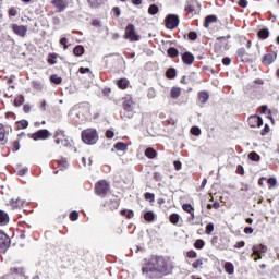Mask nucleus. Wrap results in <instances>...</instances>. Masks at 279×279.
Instances as JSON below:
<instances>
[{"label": "nucleus", "instance_id": "f257e3e1", "mask_svg": "<svg viewBox=\"0 0 279 279\" xmlns=\"http://www.w3.org/2000/svg\"><path fill=\"white\" fill-rule=\"evenodd\" d=\"M142 271L149 278H160V274H167V262L162 257L153 256Z\"/></svg>", "mask_w": 279, "mask_h": 279}, {"label": "nucleus", "instance_id": "f03ea898", "mask_svg": "<svg viewBox=\"0 0 279 279\" xmlns=\"http://www.w3.org/2000/svg\"><path fill=\"white\" fill-rule=\"evenodd\" d=\"M82 140L86 145H95L99 141V135L96 130L87 129L82 132Z\"/></svg>", "mask_w": 279, "mask_h": 279}, {"label": "nucleus", "instance_id": "7ed1b4c3", "mask_svg": "<svg viewBox=\"0 0 279 279\" xmlns=\"http://www.w3.org/2000/svg\"><path fill=\"white\" fill-rule=\"evenodd\" d=\"M124 38H126L131 43H136V41L141 40V35H136V31L134 29V25L129 24L125 28Z\"/></svg>", "mask_w": 279, "mask_h": 279}, {"label": "nucleus", "instance_id": "20e7f679", "mask_svg": "<svg viewBox=\"0 0 279 279\" xmlns=\"http://www.w3.org/2000/svg\"><path fill=\"white\" fill-rule=\"evenodd\" d=\"M51 136V133L47 129L39 130L35 133H28V138H33V141H47Z\"/></svg>", "mask_w": 279, "mask_h": 279}, {"label": "nucleus", "instance_id": "39448f33", "mask_svg": "<svg viewBox=\"0 0 279 279\" xmlns=\"http://www.w3.org/2000/svg\"><path fill=\"white\" fill-rule=\"evenodd\" d=\"M252 257L254 260H260L263 256L260 254H267V246L264 244H255L252 247Z\"/></svg>", "mask_w": 279, "mask_h": 279}, {"label": "nucleus", "instance_id": "423d86ee", "mask_svg": "<svg viewBox=\"0 0 279 279\" xmlns=\"http://www.w3.org/2000/svg\"><path fill=\"white\" fill-rule=\"evenodd\" d=\"M95 191L97 195L105 197L108 191H110V183L106 180H101L96 184Z\"/></svg>", "mask_w": 279, "mask_h": 279}, {"label": "nucleus", "instance_id": "0eeeda50", "mask_svg": "<svg viewBox=\"0 0 279 279\" xmlns=\"http://www.w3.org/2000/svg\"><path fill=\"white\" fill-rule=\"evenodd\" d=\"M7 279H27V277H25V270L23 268H11L10 274L7 275Z\"/></svg>", "mask_w": 279, "mask_h": 279}, {"label": "nucleus", "instance_id": "6e6552de", "mask_svg": "<svg viewBox=\"0 0 279 279\" xmlns=\"http://www.w3.org/2000/svg\"><path fill=\"white\" fill-rule=\"evenodd\" d=\"M166 27L168 29H175L180 25V17L178 15L170 14L165 20Z\"/></svg>", "mask_w": 279, "mask_h": 279}, {"label": "nucleus", "instance_id": "1a4fd4ad", "mask_svg": "<svg viewBox=\"0 0 279 279\" xmlns=\"http://www.w3.org/2000/svg\"><path fill=\"white\" fill-rule=\"evenodd\" d=\"M54 142L57 145H62L63 147H66L68 141L65 140L64 131H57L54 133Z\"/></svg>", "mask_w": 279, "mask_h": 279}, {"label": "nucleus", "instance_id": "9d476101", "mask_svg": "<svg viewBox=\"0 0 279 279\" xmlns=\"http://www.w3.org/2000/svg\"><path fill=\"white\" fill-rule=\"evenodd\" d=\"M10 247V236L5 232L0 231V250H8Z\"/></svg>", "mask_w": 279, "mask_h": 279}, {"label": "nucleus", "instance_id": "9b49d317", "mask_svg": "<svg viewBox=\"0 0 279 279\" xmlns=\"http://www.w3.org/2000/svg\"><path fill=\"white\" fill-rule=\"evenodd\" d=\"M277 58H278V53L272 51V52L265 54L262 62H263V64L268 66L269 64H274V62H276Z\"/></svg>", "mask_w": 279, "mask_h": 279}, {"label": "nucleus", "instance_id": "f8f14e48", "mask_svg": "<svg viewBox=\"0 0 279 279\" xmlns=\"http://www.w3.org/2000/svg\"><path fill=\"white\" fill-rule=\"evenodd\" d=\"M247 121L250 128H260L263 125V118L258 116H251Z\"/></svg>", "mask_w": 279, "mask_h": 279}, {"label": "nucleus", "instance_id": "ddd939ff", "mask_svg": "<svg viewBox=\"0 0 279 279\" xmlns=\"http://www.w3.org/2000/svg\"><path fill=\"white\" fill-rule=\"evenodd\" d=\"M51 3L57 8V12H64L69 5V1L66 0H52Z\"/></svg>", "mask_w": 279, "mask_h": 279}, {"label": "nucleus", "instance_id": "4468645a", "mask_svg": "<svg viewBox=\"0 0 279 279\" xmlns=\"http://www.w3.org/2000/svg\"><path fill=\"white\" fill-rule=\"evenodd\" d=\"M12 29L14 34L21 36L22 38H24V36L27 34V27L23 25L13 24Z\"/></svg>", "mask_w": 279, "mask_h": 279}, {"label": "nucleus", "instance_id": "2eb2a0df", "mask_svg": "<svg viewBox=\"0 0 279 279\" xmlns=\"http://www.w3.org/2000/svg\"><path fill=\"white\" fill-rule=\"evenodd\" d=\"M134 106H135V102L132 99V96H129L128 98H125L123 102V108L124 110H126V112H132V110H134Z\"/></svg>", "mask_w": 279, "mask_h": 279}, {"label": "nucleus", "instance_id": "dca6fc26", "mask_svg": "<svg viewBox=\"0 0 279 279\" xmlns=\"http://www.w3.org/2000/svg\"><path fill=\"white\" fill-rule=\"evenodd\" d=\"M182 61L184 64L191 65L195 62V56H193L191 52H184L182 54Z\"/></svg>", "mask_w": 279, "mask_h": 279}, {"label": "nucleus", "instance_id": "f3484780", "mask_svg": "<svg viewBox=\"0 0 279 279\" xmlns=\"http://www.w3.org/2000/svg\"><path fill=\"white\" fill-rule=\"evenodd\" d=\"M182 209L185 213H189V215H191L190 221H194L195 220V208H193L191 204H183L182 205Z\"/></svg>", "mask_w": 279, "mask_h": 279}, {"label": "nucleus", "instance_id": "a211bd4d", "mask_svg": "<svg viewBox=\"0 0 279 279\" xmlns=\"http://www.w3.org/2000/svg\"><path fill=\"white\" fill-rule=\"evenodd\" d=\"M9 204L12 208H23V204H25V201L17 197V198H12Z\"/></svg>", "mask_w": 279, "mask_h": 279}, {"label": "nucleus", "instance_id": "6ab92c4d", "mask_svg": "<svg viewBox=\"0 0 279 279\" xmlns=\"http://www.w3.org/2000/svg\"><path fill=\"white\" fill-rule=\"evenodd\" d=\"M10 223V216L8 213L0 210V226H8Z\"/></svg>", "mask_w": 279, "mask_h": 279}, {"label": "nucleus", "instance_id": "aec40b11", "mask_svg": "<svg viewBox=\"0 0 279 279\" xmlns=\"http://www.w3.org/2000/svg\"><path fill=\"white\" fill-rule=\"evenodd\" d=\"M195 4H197V0H187L185 4V12H195Z\"/></svg>", "mask_w": 279, "mask_h": 279}, {"label": "nucleus", "instance_id": "412c9836", "mask_svg": "<svg viewBox=\"0 0 279 279\" xmlns=\"http://www.w3.org/2000/svg\"><path fill=\"white\" fill-rule=\"evenodd\" d=\"M130 84V81L128 78H120L117 81V86L121 88V90H125Z\"/></svg>", "mask_w": 279, "mask_h": 279}, {"label": "nucleus", "instance_id": "4be33fe9", "mask_svg": "<svg viewBox=\"0 0 279 279\" xmlns=\"http://www.w3.org/2000/svg\"><path fill=\"white\" fill-rule=\"evenodd\" d=\"M208 99H210V96L208 95L207 92L198 93V101H201V104H206V101H208Z\"/></svg>", "mask_w": 279, "mask_h": 279}, {"label": "nucleus", "instance_id": "5701e85b", "mask_svg": "<svg viewBox=\"0 0 279 279\" xmlns=\"http://www.w3.org/2000/svg\"><path fill=\"white\" fill-rule=\"evenodd\" d=\"M145 156L146 158H149L151 160L156 158V156H158V153H156V149L150 147L145 150Z\"/></svg>", "mask_w": 279, "mask_h": 279}, {"label": "nucleus", "instance_id": "b1692460", "mask_svg": "<svg viewBox=\"0 0 279 279\" xmlns=\"http://www.w3.org/2000/svg\"><path fill=\"white\" fill-rule=\"evenodd\" d=\"M181 94H182V89H180V87H173L170 92V97L172 99H178V97H180Z\"/></svg>", "mask_w": 279, "mask_h": 279}, {"label": "nucleus", "instance_id": "393cba45", "mask_svg": "<svg viewBox=\"0 0 279 279\" xmlns=\"http://www.w3.org/2000/svg\"><path fill=\"white\" fill-rule=\"evenodd\" d=\"M210 23H217V17L215 15H208L205 19L204 27H210Z\"/></svg>", "mask_w": 279, "mask_h": 279}, {"label": "nucleus", "instance_id": "a878e982", "mask_svg": "<svg viewBox=\"0 0 279 279\" xmlns=\"http://www.w3.org/2000/svg\"><path fill=\"white\" fill-rule=\"evenodd\" d=\"M114 149H117V151H128V144L118 142L114 144Z\"/></svg>", "mask_w": 279, "mask_h": 279}, {"label": "nucleus", "instance_id": "bb28decb", "mask_svg": "<svg viewBox=\"0 0 279 279\" xmlns=\"http://www.w3.org/2000/svg\"><path fill=\"white\" fill-rule=\"evenodd\" d=\"M225 269L229 275L234 274V265L230 262L225 263Z\"/></svg>", "mask_w": 279, "mask_h": 279}, {"label": "nucleus", "instance_id": "cd10ccee", "mask_svg": "<svg viewBox=\"0 0 279 279\" xmlns=\"http://www.w3.org/2000/svg\"><path fill=\"white\" fill-rule=\"evenodd\" d=\"M257 34H258V37L262 38V40L269 38V29L267 28L260 29Z\"/></svg>", "mask_w": 279, "mask_h": 279}, {"label": "nucleus", "instance_id": "c85d7f7f", "mask_svg": "<svg viewBox=\"0 0 279 279\" xmlns=\"http://www.w3.org/2000/svg\"><path fill=\"white\" fill-rule=\"evenodd\" d=\"M175 75H178V72L173 68L168 69L166 72V76L168 77V80H173Z\"/></svg>", "mask_w": 279, "mask_h": 279}, {"label": "nucleus", "instance_id": "c756f323", "mask_svg": "<svg viewBox=\"0 0 279 279\" xmlns=\"http://www.w3.org/2000/svg\"><path fill=\"white\" fill-rule=\"evenodd\" d=\"M167 53H168V56H169L170 58H178V56L180 54V52L178 51V49H175V48H173V47L169 48L168 51H167Z\"/></svg>", "mask_w": 279, "mask_h": 279}, {"label": "nucleus", "instance_id": "7c9ffc66", "mask_svg": "<svg viewBox=\"0 0 279 279\" xmlns=\"http://www.w3.org/2000/svg\"><path fill=\"white\" fill-rule=\"evenodd\" d=\"M104 3V0H88V4L90 8H99Z\"/></svg>", "mask_w": 279, "mask_h": 279}, {"label": "nucleus", "instance_id": "2f4dec72", "mask_svg": "<svg viewBox=\"0 0 279 279\" xmlns=\"http://www.w3.org/2000/svg\"><path fill=\"white\" fill-rule=\"evenodd\" d=\"M248 158L250 160H253V162H258V160H260V155L252 151L251 154H248Z\"/></svg>", "mask_w": 279, "mask_h": 279}, {"label": "nucleus", "instance_id": "473e14b6", "mask_svg": "<svg viewBox=\"0 0 279 279\" xmlns=\"http://www.w3.org/2000/svg\"><path fill=\"white\" fill-rule=\"evenodd\" d=\"M144 219L146 221H154V219H156V215H154V211H147L144 215Z\"/></svg>", "mask_w": 279, "mask_h": 279}, {"label": "nucleus", "instance_id": "72a5a7b5", "mask_svg": "<svg viewBox=\"0 0 279 279\" xmlns=\"http://www.w3.org/2000/svg\"><path fill=\"white\" fill-rule=\"evenodd\" d=\"M73 52H74V56H77V57L84 56V48L78 45L74 48Z\"/></svg>", "mask_w": 279, "mask_h": 279}, {"label": "nucleus", "instance_id": "f704fd0d", "mask_svg": "<svg viewBox=\"0 0 279 279\" xmlns=\"http://www.w3.org/2000/svg\"><path fill=\"white\" fill-rule=\"evenodd\" d=\"M50 82H52V84H62V77L53 74L50 76Z\"/></svg>", "mask_w": 279, "mask_h": 279}, {"label": "nucleus", "instance_id": "c9c22d12", "mask_svg": "<svg viewBox=\"0 0 279 279\" xmlns=\"http://www.w3.org/2000/svg\"><path fill=\"white\" fill-rule=\"evenodd\" d=\"M204 245H206L204 240H196L195 243H194V247L196 250H204Z\"/></svg>", "mask_w": 279, "mask_h": 279}, {"label": "nucleus", "instance_id": "e433bc0d", "mask_svg": "<svg viewBox=\"0 0 279 279\" xmlns=\"http://www.w3.org/2000/svg\"><path fill=\"white\" fill-rule=\"evenodd\" d=\"M148 14H151L153 16H154L155 14H158V5L151 4V5L148 8Z\"/></svg>", "mask_w": 279, "mask_h": 279}, {"label": "nucleus", "instance_id": "4c0bfd02", "mask_svg": "<svg viewBox=\"0 0 279 279\" xmlns=\"http://www.w3.org/2000/svg\"><path fill=\"white\" fill-rule=\"evenodd\" d=\"M23 104H25V97L19 96L17 98H15L14 106L19 107V106H23Z\"/></svg>", "mask_w": 279, "mask_h": 279}, {"label": "nucleus", "instance_id": "58836bf2", "mask_svg": "<svg viewBox=\"0 0 279 279\" xmlns=\"http://www.w3.org/2000/svg\"><path fill=\"white\" fill-rule=\"evenodd\" d=\"M121 215H124L128 219H132V217H134V211L124 209L121 211Z\"/></svg>", "mask_w": 279, "mask_h": 279}, {"label": "nucleus", "instance_id": "ea45409f", "mask_svg": "<svg viewBox=\"0 0 279 279\" xmlns=\"http://www.w3.org/2000/svg\"><path fill=\"white\" fill-rule=\"evenodd\" d=\"M29 125V122H27V120H22L17 123V126L21 129V130H25L27 129Z\"/></svg>", "mask_w": 279, "mask_h": 279}, {"label": "nucleus", "instance_id": "a19ab883", "mask_svg": "<svg viewBox=\"0 0 279 279\" xmlns=\"http://www.w3.org/2000/svg\"><path fill=\"white\" fill-rule=\"evenodd\" d=\"M170 221H171V223H173V225L178 223V221H180V215H178V214H172V215L170 216Z\"/></svg>", "mask_w": 279, "mask_h": 279}, {"label": "nucleus", "instance_id": "79ce46f5", "mask_svg": "<svg viewBox=\"0 0 279 279\" xmlns=\"http://www.w3.org/2000/svg\"><path fill=\"white\" fill-rule=\"evenodd\" d=\"M191 134H193L194 136H199V134H202V130L197 126H193L191 129Z\"/></svg>", "mask_w": 279, "mask_h": 279}, {"label": "nucleus", "instance_id": "37998d69", "mask_svg": "<svg viewBox=\"0 0 279 279\" xmlns=\"http://www.w3.org/2000/svg\"><path fill=\"white\" fill-rule=\"evenodd\" d=\"M215 230V225L213 222H209L207 226H206V234H210L213 233Z\"/></svg>", "mask_w": 279, "mask_h": 279}, {"label": "nucleus", "instance_id": "c03bdc74", "mask_svg": "<svg viewBox=\"0 0 279 279\" xmlns=\"http://www.w3.org/2000/svg\"><path fill=\"white\" fill-rule=\"evenodd\" d=\"M66 43H69V39H66V37H62L60 39V45L63 46L64 51H66L69 49V45H66Z\"/></svg>", "mask_w": 279, "mask_h": 279}, {"label": "nucleus", "instance_id": "a18cd8bd", "mask_svg": "<svg viewBox=\"0 0 279 279\" xmlns=\"http://www.w3.org/2000/svg\"><path fill=\"white\" fill-rule=\"evenodd\" d=\"M0 141H5V128L0 124Z\"/></svg>", "mask_w": 279, "mask_h": 279}, {"label": "nucleus", "instance_id": "49530a36", "mask_svg": "<svg viewBox=\"0 0 279 279\" xmlns=\"http://www.w3.org/2000/svg\"><path fill=\"white\" fill-rule=\"evenodd\" d=\"M202 265H204V262H202V259H196L193 264L192 267L194 269H199V267H202Z\"/></svg>", "mask_w": 279, "mask_h": 279}, {"label": "nucleus", "instance_id": "de8ad7c7", "mask_svg": "<svg viewBox=\"0 0 279 279\" xmlns=\"http://www.w3.org/2000/svg\"><path fill=\"white\" fill-rule=\"evenodd\" d=\"M58 165L61 166L63 169H66L69 167V162L64 158L60 159L58 161Z\"/></svg>", "mask_w": 279, "mask_h": 279}, {"label": "nucleus", "instance_id": "09e8293b", "mask_svg": "<svg viewBox=\"0 0 279 279\" xmlns=\"http://www.w3.org/2000/svg\"><path fill=\"white\" fill-rule=\"evenodd\" d=\"M267 182L270 184L269 189H274V186L278 184V180H276V178H269Z\"/></svg>", "mask_w": 279, "mask_h": 279}, {"label": "nucleus", "instance_id": "8fccbe9b", "mask_svg": "<svg viewBox=\"0 0 279 279\" xmlns=\"http://www.w3.org/2000/svg\"><path fill=\"white\" fill-rule=\"evenodd\" d=\"M70 219L71 221H77V219H80V214H77V211H72L70 214Z\"/></svg>", "mask_w": 279, "mask_h": 279}, {"label": "nucleus", "instance_id": "3c124183", "mask_svg": "<svg viewBox=\"0 0 279 279\" xmlns=\"http://www.w3.org/2000/svg\"><path fill=\"white\" fill-rule=\"evenodd\" d=\"M236 56H238V58H243V57H245V56H246L245 48H240V49H238Z\"/></svg>", "mask_w": 279, "mask_h": 279}, {"label": "nucleus", "instance_id": "603ef678", "mask_svg": "<svg viewBox=\"0 0 279 279\" xmlns=\"http://www.w3.org/2000/svg\"><path fill=\"white\" fill-rule=\"evenodd\" d=\"M187 258H197V252L195 251H189L186 253Z\"/></svg>", "mask_w": 279, "mask_h": 279}, {"label": "nucleus", "instance_id": "864d4df0", "mask_svg": "<svg viewBox=\"0 0 279 279\" xmlns=\"http://www.w3.org/2000/svg\"><path fill=\"white\" fill-rule=\"evenodd\" d=\"M190 40H197V33L196 32H190L187 35Z\"/></svg>", "mask_w": 279, "mask_h": 279}, {"label": "nucleus", "instance_id": "5fc2aeb1", "mask_svg": "<svg viewBox=\"0 0 279 279\" xmlns=\"http://www.w3.org/2000/svg\"><path fill=\"white\" fill-rule=\"evenodd\" d=\"M155 195L154 193H146L145 194V199H147L148 202H154Z\"/></svg>", "mask_w": 279, "mask_h": 279}, {"label": "nucleus", "instance_id": "6e6d98bb", "mask_svg": "<svg viewBox=\"0 0 279 279\" xmlns=\"http://www.w3.org/2000/svg\"><path fill=\"white\" fill-rule=\"evenodd\" d=\"M16 14H19L16 8L9 9V16H16Z\"/></svg>", "mask_w": 279, "mask_h": 279}, {"label": "nucleus", "instance_id": "4d7b16f0", "mask_svg": "<svg viewBox=\"0 0 279 279\" xmlns=\"http://www.w3.org/2000/svg\"><path fill=\"white\" fill-rule=\"evenodd\" d=\"M27 171H29V169L27 167H24V168L17 170V175H25V173H27Z\"/></svg>", "mask_w": 279, "mask_h": 279}, {"label": "nucleus", "instance_id": "13d9d810", "mask_svg": "<svg viewBox=\"0 0 279 279\" xmlns=\"http://www.w3.org/2000/svg\"><path fill=\"white\" fill-rule=\"evenodd\" d=\"M207 208H208V210H210V209H213V208H215V209L217 210V209H219V203L216 202V203H214V204H208V205H207Z\"/></svg>", "mask_w": 279, "mask_h": 279}, {"label": "nucleus", "instance_id": "bf43d9fd", "mask_svg": "<svg viewBox=\"0 0 279 279\" xmlns=\"http://www.w3.org/2000/svg\"><path fill=\"white\" fill-rule=\"evenodd\" d=\"M231 62H232L231 58L226 57L222 59V63L225 64V66H230Z\"/></svg>", "mask_w": 279, "mask_h": 279}, {"label": "nucleus", "instance_id": "052dcab7", "mask_svg": "<svg viewBox=\"0 0 279 279\" xmlns=\"http://www.w3.org/2000/svg\"><path fill=\"white\" fill-rule=\"evenodd\" d=\"M48 62H49V64H56L57 63L56 54H50L49 59H48Z\"/></svg>", "mask_w": 279, "mask_h": 279}, {"label": "nucleus", "instance_id": "680f3d73", "mask_svg": "<svg viewBox=\"0 0 279 279\" xmlns=\"http://www.w3.org/2000/svg\"><path fill=\"white\" fill-rule=\"evenodd\" d=\"M112 12L114 16H121V9H119V7L113 8Z\"/></svg>", "mask_w": 279, "mask_h": 279}, {"label": "nucleus", "instance_id": "e2e57ef3", "mask_svg": "<svg viewBox=\"0 0 279 279\" xmlns=\"http://www.w3.org/2000/svg\"><path fill=\"white\" fill-rule=\"evenodd\" d=\"M19 149H21V144H19V142L15 141V142L13 143V151H19Z\"/></svg>", "mask_w": 279, "mask_h": 279}, {"label": "nucleus", "instance_id": "0e129e2a", "mask_svg": "<svg viewBox=\"0 0 279 279\" xmlns=\"http://www.w3.org/2000/svg\"><path fill=\"white\" fill-rule=\"evenodd\" d=\"M173 165H174V169H175L177 171H180V169H182V162H180V161H174Z\"/></svg>", "mask_w": 279, "mask_h": 279}, {"label": "nucleus", "instance_id": "69168bd1", "mask_svg": "<svg viewBox=\"0 0 279 279\" xmlns=\"http://www.w3.org/2000/svg\"><path fill=\"white\" fill-rule=\"evenodd\" d=\"M240 8H247V0H239Z\"/></svg>", "mask_w": 279, "mask_h": 279}, {"label": "nucleus", "instance_id": "338daca9", "mask_svg": "<svg viewBox=\"0 0 279 279\" xmlns=\"http://www.w3.org/2000/svg\"><path fill=\"white\" fill-rule=\"evenodd\" d=\"M92 24L94 27H101V22L99 20H93Z\"/></svg>", "mask_w": 279, "mask_h": 279}, {"label": "nucleus", "instance_id": "774afa93", "mask_svg": "<svg viewBox=\"0 0 279 279\" xmlns=\"http://www.w3.org/2000/svg\"><path fill=\"white\" fill-rule=\"evenodd\" d=\"M234 247H236V248L245 247V242L244 241L236 242Z\"/></svg>", "mask_w": 279, "mask_h": 279}]
</instances>
